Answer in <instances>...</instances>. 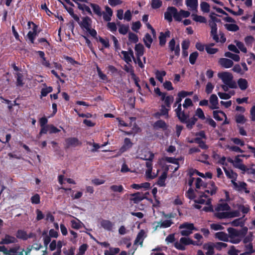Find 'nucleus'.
<instances>
[{
	"mask_svg": "<svg viewBox=\"0 0 255 255\" xmlns=\"http://www.w3.org/2000/svg\"><path fill=\"white\" fill-rule=\"evenodd\" d=\"M168 47L170 51L174 52L175 56L179 57L180 55V46L179 44L176 45L175 40L172 38L168 43Z\"/></svg>",
	"mask_w": 255,
	"mask_h": 255,
	"instance_id": "nucleus-8",
	"label": "nucleus"
},
{
	"mask_svg": "<svg viewBox=\"0 0 255 255\" xmlns=\"http://www.w3.org/2000/svg\"><path fill=\"white\" fill-rule=\"evenodd\" d=\"M82 20L80 21V20L77 22L80 27L82 29H84L86 30H89L90 28H91L92 25V19L91 18L88 16H86L82 18Z\"/></svg>",
	"mask_w": 255,
	"mask_h": 255,
	"instance_id": "nucleus-6",
	"label": "nucleus"
},
{
	"mask_svg": "<svg viewBox=\"0 0 255 255\" xmlns=\"http://www.w3.org/2000/svg\"><path fill=\"white\" fill-rule=\"evenodd\" d=\"M18 242L17 239L14 237L10 236L9 235H5L4 238L2 239L1 243L3 244H10L16 243Z\"/></svg>",
	"mask_w": 255,
	"mask_h": 255,
	"instance_id": "nucleus-19",
	"label": "nucleus"
},
{
	"mask_svg": "<svg viewBox=\"0 0 255 255\" xmlns=\"http://www.w3.org/2000/svg\"><path fill=\"white\" fill-rule=\"evenodd\" d=\"M200 7L201 10L204 12L207 13L210 11V5L207 2H201L200 4Z\"/></svg>",
	"mask_w": 255,
	"mask_h": 255,
	"instance_id": "nucleus-51",
	"label": "nucleus"
},
{
	"mask_svg": "<svg viewBox=\"0 0 255 255\" xmlns=\"http://www.w3.org/2000/svg\"><path fill=\"white\" fill-rule=\"evenodd\" d=\"M136 57H141L144 54V46L141 43L136 44L134 48Z\"/></svg>",
	"mask_w": 255,
	"mask_h": 255,
	"instance_id": "nucleus-25",
	"label": "nucleus"
},
{
	"mask_svg": "<svg viewBox=\"0 0 255 255\" xmlns=\"http://www.w3.org/2000/svg\"><path fill=\"white\" fill-rule=\"evenodd\" d=\"M218 77L222 80L224 84L227 85L230 88H237V83L233 80V76L231 73L227 72L220 73L218 74Z\"/></svg>",
	"mask_w": 255,
	"mask_h": 255,
	"instance_id": "nucleus-2",
	"label": "nucleus"
},
{
	"mask_svg": "<svg viewBox=\"0 0 255 255\" xmlns=\"http://www.w3.org/2000/svg\"><path fill=\"white\" fill-rule=\"evenodd\" d=\"M231 209L228 203L220 204L216 208L217 211H229Z\"/></svg>",
	"mask_w": 255,
	"mask_h": 255,
	"instance_id": "nucleus-49",
	"label": "nucleus"
},
{
	"mask_svg": "<svg viewBox=\"0 0 255 255\" xmlns=\"http://www.w3.org/2000/svg\"><path fill=\"white\" fill-rule=\"evenodd\" d=\"M225 27L228 31L236 32L239 30V27L238 25L235 23H226L224 25Z\"/></svg>",
	"mask_w": 255,
	"mask_h": 255,
	"instance_id": "nucleus-34",
	"label": "nucleus"
},
{
	"mask_svg": "<svg viewBox=\"0 0 255 255\" xmlns=\"http://www.w3.org/2000/svg\"><path fill=\"white\" fill-rule=\"evenodd\" d=\"M53 91V88L51 86L42 88L41 91V97H45L49 93L52 92Z\"/></svg>",
	"mask_w": 255,
	"mask_h": 255,
	"instance_id": "nucleus-52",
	"label": "nucleus"
},
{
	"mask_svg": "<svg viewBox=\"0 0 255 255\" xmlns=\"http://www.w3.org/2000/svg\"><path fill=\"white\" fill-rule=\"evenodd\" d=\"M128 40L134 43H136L138 41V37L136 34L131 32L128 33Z\"/></svg>",
	"mask_w": 255,
	"mask_h": 255,
	"instance_id": "nucleus-45",
	"label": "nucleus"
},
{
	"mask_svg": "<svg viewBox=\"0 0 255 255\" xmlns=\"http://www.w3.org/2000/svg\"><path fill=\"white\" fill-rule=\"evenodd\" d=\"M179 229H185V230H182L180 232L181 235L183 236H188L192 233V231L197 230L193 223L188 222H185L180 225Z\"/></svg>",
	"mask_w": 255,
	"mask_h": 255,
	"instance_id": "nucleus-3",
	"label": "nucleus"
},
{
	"mask_svg": "<svg viewBox=\"0 0 255 255\" xmlns=\"http://www.w3.org/2000/svg\"><path fill=\"white\" fill-rule=\"evenodd\" d=\"M169 9L171 10L175 20L177 21H180L181 20L182 15L180 11L178 12L177 8L173 6H169Z\"/></svg>",
	"mask_w": 255,
	"mask_h": 255,
	"instance_id": "nucleus-20",
	"label": "nucleus"
},
{
	"mask_svg": "<svg viewBox=\"0 0 255 255\" xmlns=\"http://www.w3.org/2000/svg\"><path fill=\"white\" fill-rule=\"evenodd\" d=\"M166 74V72L165 71H159L157 70L155 71V75L156 78L160 82H163V77Z\"/></svg>",
	"mask_w": 255,
	"mask_h": 255,
	"instance_id": "nucleus-37",
	"label": "nucleus"
},
{
	"mask_svg": "<svg viewBox=\"0 0 255 255\" xmlns=\"http://www.w3.org/2000/svg\"><path fill=\"white\" fill-rule=\"evenodd\" d=\"M133 145V143L131 141L130 138L126 137L124 139V143L121 147L120 148L121 152L123 153L126 152L128 149L131 148Z\"/></svg>",
	"mask_w": 255,
	"mask_h": 255,
	"instance_id": "nucleus-14",
	"label": "nucleus"
},
{
	"mask_svg": "<svg viewBox=\"0 0 255 255\" xmlns=\"http://www.w3.org/2000/svg\"><path fill=\"white\" fill-rule=\"evenodd\" d=\"M225 173L228 178L233 179L232 180L235 181L236 180L238 174L236 172H234L232 170H228L225 167L223 168Z\"/></svg>",
	"mask_w": 255,
	"mask_h": 255,
	"instance_id": "nucleus-29",
	"label": "nucleus"
},
{
	"mask_svg": "<svg viewBox=\"0 0 255 255\" xmlns=\"http://www.w3.org/2000/svg\"><path fill=\"white\" fill-rule=\"evenodd\" d=\"M204 187L206 188L204 190L205 193H208L211 195H215L218 190V187L216 186L215 183L213 181H210L208 184H205Z\"/></svg>",
	"mask_w": 255,
	"mask_h": 255,
	"instance_id": "nucleus-7",
	"label": "nucleus"
},
{
	"mask_svg": "<svg viewBox=\"0 0 255 255\" xmlns=\"http://www.w3.org/2000/svg\"><path fill=\"white\" fill-rule=\"evenodd\" d=\"M31 24L32 25V31H29L27 34V36L31 43H34L35 38L40 31H38V25L32 21H29L28 26L30 27Z\"/></svg>",
	"mask_w": 255,
	"mask_h": 255,
	"instance_id": "nucleus-4",
	"label": "nucleus"
},
{
	"mask_svg": "<svg viewBox=\"0 0 255 255\" xmlns=\"http://www.w3.org/2000/svg\"><path fill=\"white\" fill-rule=\"evenodd\" d=\"M101 226L105 230L112 231L114 224L108 220H102L100 223Z\"/></svg>",
	"mask_w": 255,
	"mask_h": 255,
	"instance_id": "nucleus-18",
	"label": "nucleus"
},
{
	"mask_svg": "<svg viewBox=\"0 0 255 255\" xmlns=\"http://www.w3.org/2000/svg\"><path fill=\"white\" fill-rule=\"evenodd\" d=\"M90 5L92 8L94 13L99 16H102L103 12L101 10V7L98 4L90 3Z\"/></svg>",
	"mask_w": 255,
	"mask_h": 255,
	"instance_id": "nucleus-26",
	"label": "nucleus"
},
{
	"mask_svg": "<svg viewBox=\"0 0 255 255\" xmlns=\"http://www.w3.org/2000/svg\"><path fill=\"white\" fill-rule=\"evenodd\" d=\"M154 157V154L152 153H150L149 156L148 158H143V159L147 161L145 164L147 168V169H152V161Z\"/></svg>",
	"mask_w": 255,
	"mask_h": 255,
	"instance_id": "nucleus-39",
	"label": "nucleus"
},
{
	"mask_svg": "<svg viewBox=\"0 0 255 255\" xmlns=\"http://www.w3.org/2000/svg\"><path fill=\"white\" fill-rule=\"evenodd\" d=\"M78 8L82 11L83 14H85V12H87L90 15H92L93 13L90 8L85 4L78 3Z\"/></svg>",
	"mask_w": 255,
	"mask_h": 255,
	"instance_id": "nucleus-27",
	"label": "nucleus"
},
{
	"mask_svg": "<svg viewBox=\"0 0 255 255\" xmlns=\"http://www.w3.org/2000/svg\"><path fill=\"white\" fill-rule=\"evenodd\" d=\"M50 131V125H47L43 127H41V129L38 134V137L39 138L43 134H46L48 131Z\"/></svg>",
	"mask_w": 255,
	"mask_h": 255,
	"instance_id": "nucleus-53",
	"label": "nucleus"
},
{
	"mask_svg": "<svg viewBox=\"0 0 255 255\" xmlns=\"http://www.w3.org/2000/svg\"><path fill=\"white\" fill-rule=\"evenodd\" d=\"M250 119L252 121L255 122V104L251 108Z\"/></svg>",
	"mask_w": 255,
	"mask_h": 255,
	"instance_id": "nucleus-64",
	"label": "nucleus"
},
{
	"mask_svg": "<svg viewBox=\"0 0 255 255\" xmlns=\"http://www.w3.org/2000/svg\"><path fill=\"white\" fill-rule=\"evenodd\" d=\"M220 114L226 118H227V116L224 112L222 111H214L213 112V117L216 120L218 121H222L223 120V118L219 116Z\"/></svg>",
	"mask_w": 255,
	"mask_h": 255,
	"instance_id": "nucleus-36",
	"label": "nucleus"
},
{
	"mask_svg": "<svg viewBox=\"0 0 255 255\" xmlns=\"http://www.w3.org/2000/svg\"><path fill=\"white\" fill-rule=\"evenodd\" d=\"M170 35V32L169 30H167L165 32H161L159 36V45L161 46H163L165 45L166 42V38L169 37Z\"/></svg>",
	"mask_w": 255,
	"mask_h": 255,
	"instance_id": "nucleus-12",
	"label": "nucleus"
},
{
	"mask_svg": "<svg viewBox=\"0 0 255 255\" xmlns=\"http://www.w3.org/2000/svg\"><path fill=\"white\" fill-rule=\"evenodd\" d=\"M219 63L222 67L225 68H231L234 64L232 60L225 58H221L219 60Z\"/></svg>",
	"mask_w": 255,
	"mask_h": 255,
	"instance_id": "nucleus-15",
	"label": "nucleus"
},
{
	"mask_svg": "<svg viewBox=\"0 0 255 255\" xmlns=\"http://www.w3.org/2000/svg\"><path fill=\"white\" fill-rule=\"evenodd\" d=\"M153 128L154 130L161 129L163 131L168 129V126L165 122L162 120H158L152 125Z\"/></svg>",
	"mask_w": 255,
	"mask_h": 255,
	"instance_id": "nucleus-9",
	"label": "nucleus"
},
{
	"mask_svg": "<svg viewBox=\"0 0 255 255\" xmlns=\"http://www.w3.org/2000/svg\"><path fill=\"white\" fill-rule=\"evenodd\" d=\"M176 117L178 118L179 120L182 123H185L186 122V121L189 118V115L187 114H186L184 112V111H182V113L179 114V115L176 116Z\"/></svg>",
	"mask_w": 255,
	"mask_h": 255,
	"instance_id": "nucleus-44",
	"label": "nucleus"
},
{
	"mask_svg": "<svg viewBox=\"0 0 255 255\" xmlns=\"http://www.w3.org/2000/svg\"><path fill=\"white\" fill-rule=\"evenodd\" d=\"M162 5V2L160 0H151V6L153 9H157Z\"/></svg>",
	"mask_w": 255,
	"mask_h": 255,
	"instance_id": "nucleus-48",
	"label": "nucleus"
},
{
	"mask_svg": "<svg viewBox=\"0 0 255 255\" xmlns=\"http://www.w3.org/2000/svg\"><path fill=\"white\" fill-rule=\"evenodd\" d=\"M143 40L145 46L149 48L151 46V44L153 41V39L151 35L148 33H146L144 35Z\"/></svg>",
	"mask_w": 255,
	"mask_h": 255,
	"instance_id": "nucleus-31",
	"label": "nucleus"
},
{
	"mask_svg": "<svg viewBox=\"0 0 255 255\" xmlns=\"http://www.w3.org/2000/svg\"><path fill=\"white\" fill-rule=\"evenodd\" d=\"M82 142L80 141L77 137H71L65 139V144L64 148L65 149L70 147H76L81 146Z\"/></svg>",
	"mask_w": 255,
	"mask_h": 255,
	"instance_id": "nucleus-5",
	"label": "nucleus"
},
{
	"mask_svg": "<svg viewBox=\"0 0 255 255\" xmlns=\"http://www.w3.org/2000/svg\"><path fill=\"white\" fill-rule=\"evenodd\" d=\"M185 196L190 200H193L196 197L194 190L191 187L189 188L185 193Z\"/></svg>",
	"mask_w": 255,
	"mask_h": 255,
	"instance_id": "nucleus-50",
	"label": "nucleus"
},
{
	"mask_svg": "<svg viewBox=\"0 0 255 255\" xmlns=\"http://www.w3.org/2000/svg\"><path fill=\"white\" fill-rule=\"evenodd\" d=\"M96 69L98 76L100 77V78L103 80H107L108 78L107 75L102 72L100 68L98 65H97Z\"/></svg>",
	"mask_w": 255,
	"mask_h": 255,
	"instance_id": "nucleus-61",
	"label": "nucleus"
},
{
	"mask_svg": "<svg viewBox=\"0 0 255 255\" xmlns=\"http://www.w3.org/2000/svg\"><path fill=\"white\" fill-rule=\"evenodd\" d=\"M236 122L238 124H244L246 122V119L243 115H237L235 116Z\"/></svg>",
	"mask_w": 255,
	"mask_h": 255,
	"instance_id": "nucleus-54",
	"label": "nucleus"
},
{
	"mask_svg": "<svg viewBox=\"0 0 255 255\" xmlns=\"http://www.w3.org/2000/svg\"><path fill=\"white\" fill-rule=\"evenodd\" d=\"M24 83L23 82V75L20 73L16 74V85L17 86H23Z\"/></svg>",
	"mask_w": 255,
	"mask_h": 255,
	"instance_id": "nucleus-58",
	"label": "nucleus"
},
{
	"mask_svg": "<svg viewBox=\"0 0 255 255\" xmlns=\"http://www.w3.org/2000/svg\"><path fill=\"white\" fill-rule=\"evenodd\" d=\"M71 227L72 228L78 230L81 228V225L82 223L78 220V222L76 221L75 220H72L71 221Z\"/></svg>",
	"mask_w": 255,
	"mask_h": 255,
	"instance_id": "nucleus-63",
	"label": "nucleus"
},
{
	"mask_svg": "<svg viewBox=\"0 0 255 255\" xmlns=\"http://www.w3.org/2000/svg\"><path fill=\"white\" fill-rule=\"evenodd\" d=\"M30 200L33 204H38L40 202V195L36 193L31 197Z\"/></svg>",
	"mask_w": 255,
	"mask_h": 255,
	"instance_id": "nucleus-57",
	"label": "nucleus"
},
{
	"mask_svg": "<svg viewBox=\"0 0 255 255\" xmlns=\"http://www.w3.org/2000/svg\"><path fill=\"white\" fill-rule=\"evenodd\" d=\"M186 4L192 10H196L198 6V0H186Z\"/></svg>",
	"mask_w": 255,
	"mask_h": 255,
	"instance_id": "nucleus-35",
	"label": "nucleus"
},
{
	"mask_svg": "<svg viewBox=\"0 0 255 255\" xmlns=\"http://www.w3.org/2000/svg\"><path fill=\"white\" fill-rule=\"evenodd\" d=\"M230 224L233 226L238 227L243 226L244 223L242 221V218H238L230 222Z\"/></svg>",
	"mask_w": 255,
	"mask_h": 255,
	"instance_id": "nucleus-62",
	"label": "nucleus"
},
{
	"mask_svg": "<svg viewBox=\"0 0 255 255\" xmlns=\"http://www.w3.org/2000/svg\"><path fill=\"white\" fill-rule=\"evenodd\" d=\"M59 2L63 4L64 7L66 9L69 14L73 18V19L77 22L79 20V17L74 12V9L71 7H68L66 5L64 4L61 0H58Z\"/></svg>",
	"mask_w": 255,
	"mask_h": 255,
	"instance_id": "nucleus-21",
	"label": "nucleus"
},
{
	"mask_svg": "<svg viewBox=\"0 0 255 255\" xmlns=\"http://www.w3.org/2000/svg\"><path fill=\"white\" fill-rule=\"evenodd\" d=\"M229 234L228 237L230 238L229 242L233 244H239L241 239L240 237L245 236L247 232L248 228L245 227L243 230H238L233 228H228L227 229Z\"/></svg>",
	"mask_w": 255,
	"mask_h": 255,
	"instance_id": "nucleus-1",
	"label": "nucleus"
},
{
	"mask_svg": "<svg viewBox=\"0 0 255 255\" xmlns=\"http://www.w3.org/2000/svg\"><path fill=\"white\" fill-rule=\"evenodd\" d=\"M215 236L216 238L220 241L226 242L229 241L228 235L224 232H217Z\"/></svg>",
	"mask_w": 255,
	"mask_h": 255,
	"instance_id": "nucleus-22",
	"label": "nucleus"
},
{
	"mask_svg": "<svg viewBox=\"0 0 255 255\" xmlns=\"http://www.w3.org/2000/svg\"><path fill=\"white\" fill-rule=\"evenodd\" d=\"M194 141L195 143L199 144V147L202 149H207L209 148L208 145L206 144L205 141H203L200 137H195Z\"/></svg>",
	"mask_w": 255,
	"mask_h": 255,
	"instance_id": "nucleus-32",
	"label": "nucleus"
},
{
	"mask_svg": "<svg viewBox=\"0 0 255 255\" xmlns=\"http://www.w3.org/2000/svg\"><path fill=\"white\" fill-rule=\"evenodd\" d=\"M237 83L239 87L242 91L246 90L249 86L247 80L244 78H240L238 79Z\"/></svg>",
	"mask_w": 255,
	"mask_h": 255,
	"instance_id": "nucleus-23",
	"label": "nucleus"
},
{
	"mask_svg": "<svg viewBox=\"0 0 255 255\" xmlns=\"http://www.w3.org/2000/svg\"><path fill=\"white\" fill-rule=\"evenodd\" d=\"M27 232L24 230L19 229L18 230L16 233V237L17 239L26 241L27 240L26 237Z\"/></svg>",
	"mask_w": 255,
	"mask_h": 255,
	"instance_id": "nucleus-28",
	"label": "nucleus"
},
{
	"mask_svg": "<svg viewBox=\"0 0 255 255\" xmlns=\"http://www.w3.org/2000/svg\"><path fill=\"white\" fill-rule=\"evenodd\" d=\"M117 25L120 26L119 31L120 34L125 35L128 33L129 30V26L128 25H126L123 24H121L120 22H118L117 23Z\"/></svg>",
	"mask_w": 255,
	"mask_h": 255,
	"instance_id": "nucleus-30",
	"label": "nucleus"
},
{
	"mask_svg": "<svg viewBox=\"0 0 255 255\" xmlns=\"http://www.w3.org/2000/svg\"><path fill=\"white\" fill-rule=\"evenodd\" d=\"M210 103L211 106L210 108L212 110H214L219 108L218 105V99L216 95L212 94L210 98Z\"/></svg>",
	"mask_w": 255,
	"mask_h": 255,
	"instance_id": "nucleus-17",
	"label": "nucleus"
},
{
	"mask_svg": "<svg viewBox=\"0 0 255 255\" xmlns=\"http://www.w3.org/2000/svg\"><path fill=\"white\" fill-rule=\"evenodd\" d=\"M199 54L197 51H195L190 54L189 56V62L192 65H194L198 57Z\"/></svg>",
	"mask_w": 255,
	"mask_h": 255,
	"instance_id": "nucleus-46",
	"label": "nucleus"
},
{
	"mask_svg": "<svg viewBox=\"0 0 255 255\" xmlns=\"http://www.w3.org/2000/svg\"><path fill=\"white\" fill-rule=\"evenodd\" d=\"M211 30L210 32V35L212 37L214 40H215L216 42H218L219 41V38L218 35L217 34V25L215 26H213L211 27Z\"/></svg>",
	"mask_w": 255,
	"mask_h": 255,
	"instance_id": "nucleus-33",
	"label": "nucleus"
},
{
	"mask_svg": "<svg viewBox=\"0 0 255 255\" xmlns=\"http://www.w3.org/2000/svg\"><path fill=\"white\" fill-rule=\"evenodd\" d=\"M203 249L205 250H207L206 253V255H213L214 252V245L212 243H208L204 244L203 246Z\"/></svg>",
	"mask_w": 255,
	"mask_h": 255,
	"instance_id": "nucleus-16",
	"label": "nucleus"
},
{
	"mask_svg": "<svg viewBox=\"0 0 255 255\" xmlns=\"http://www.w3.org/2000/svg\"><path fill=\"white\" fill-rule=\"evenodd\" d=\"M110 189L113 192L122 193L124 190V188L122 185H113L110 186Z\"/></svg>",
	"mask_w": 255,
	"mask_h": 255,
	"instance_id": "nucleus-43",
	"label": "nucleus"
},
{
	"mask_svg": "<svg viewBox=\"0 0 255 255\" xmlns=\"http://www.w3.org/2000/svg\"><path fill=\"white\" fill-rule=\"evenodd\" d=\"M192 17L193 20L196 22H199L200 23H206V19L204 16H203L201 15H198L196 14L193 13L192 14Z\"/></svg>",
	"mask_w": 255,
	"mask_h": 255,
	"instance_id": "nucleus-40",
	"label": "nucleus"
},
{
	"mask_svg": "<svg viewBox=\"0 0 255 255\" xmlns=\"http://www.w3.org/2000/svg\"><path fill=\"white\" fill-rule=\"evenodd\" d=\"M169 170L168 167H166L164 171L159 177L156 184L160 187H164L165 186V180L167 176V172Z\"/></svg>",
	"mask_w": 255,
	"mask_h": 255,
	"instance_id": "nucleus-10",
	"label": "nucleus"
},
{
	"mask_svg": "<svg viewBox=\"0 0 255 255\" xmlns=\"http://www.w3.org/2000/svg\"><path fill=\"white\" fill-rule=\"evenodd\" d=\"M172 13L171 10L169 9V7L167 9V11L164 13V18L167 20L169 22L172 21Z\"/></svg>",
	"mask_w": 255,
	"mask_h": 255,
	"instance_id": "nucleus-55",
	"label": "nucleus"
},
{
	"mask_svg": "<svg viewBox=\"0 0 255 255\" xmlns=\"http://www.w3.org/2000/svg\"><path fill=\"white\" fill-rule=\"evenodd\" d=\"M225 56L227 57L232 59L236 62H238L240 61V57L239 55L233 54L230 52H226L225 53Z\"/></svg>",
	"mask_w": 255,
	"mask_h": 255,
	"instance_id": "nucleus-42",
	"label": "nucleus"
},
{
	"mask_svg": "<svg viewBox=\"0 0 255 255\" xmlns=\"http://www.w3.org/2000/svg\"><path fill=\"white\" fill-rule=\"evenodd\" d=\"M180 242L184 246L191 245L193 244V240L189 238L182 237L180 239Z\"/></svg>",
	"mask_w": 255,
	"mask_h": 255,
	"instance_id": "nucleus-59",
	"label": "nucleus"
},
{
	"mask_svg": "<svg viewBox=\"0 0 255 255\" xmlns=\"http://www.w3.org/2000/svg\"><path fill=\"white\" fill-rule=\"evenodd\" d=\"M0 99L2 100V103H5L7 104H9V106H7V108L9 111H11L12 110L13 106L19 105V104L16 103V100H14L13 101V103L12 104L11 101L7 99H5L2 96H0Z\"/></svg>",
	"mask_w": 255,
	"mask_h": 255,
	"instance_id": "nucleus-24",
	"label": "nucleus"
},
{
	"mask_svg": "<svg viewBox=\"0 0 255 255\" xmlns=\"http://www.w3.org/2000/svg\"><path fill=\"white\" fill-rule=\"evenodd\" d=\"M144 234V232L143 230H141L137 234L136 238L134 241V244H136L137 243H139L140 245H142L143 239V237Z\"/></svg>",
	"mask_w": 255,
	"mask_h": 255,
	"instance_id": "nucleus-41",
	"label": "nucleus"
},
{
	"mask_svg": "<svg viewBox=\"0 0 255 255\" xmlns=\"http://www.w3.org/2000/svg\"><path fill=\"white\" fill-rule=\"evenodd\" d=\"M197 121V119L195 117H193L190 119H189L186 121L184 124H186V127L188 129H192L193 126L195 124Z\"/></svg>",
	"mask_w": 255,
	"mask_h": 255,
	"instance_id": "nucleus-38",
	"label": "nucleus"
},
{
	"mask_svg": "<svg viewBox=\"0 0 255 255\" xmlns=\"http://www.w3.org/2000/svg\"><path fill=\"white\" fill-rule=\"evenodd\" d=\"M107 28L113 33H115L117 30L116 24L114 22H109L107 25Z\"/></svg>",
	"mask_w": 255,
	"mask_h": 255,
	"instance_id": "nucleus-56",
	"label": "nucleus"
},
{
	"mask_svg": "<svg viewBox=\"0 0 255 255\" xmlns=\"http://www.w3.org/2000/svg\"><path fill=\"white\" fill-rule=\"evenodd\" d=\"M174 98L172 96H166V99L164 100L166 106L170 108L171 104L173 102Z\"/></svg>",
	"mask_w": 255,
	"mask_h": 255,
	"instance_id": "nucleus-60",
	"label": "nucleus"
},
{
	"mask_svg": "<svg viewBox=\"0 0 255 255\" xmlns=\"http://www.w3.org/2000/svg\"><path fill=\"white\" fill-rule=\"evenodd\" d=\"M232 182L236 190L239 191L244 190L246 193H249L250 192L249 190H248L247 188V184L245 182H239V184L233 180H232Z\"/></svg>",
	"mask_w": 255,
	"mask_h": 255,
	"instance_id": "nucleus-11",
	"label": "nucleus"
},
{
	"mask_svg": "<svg viewBox=\"0 0 255 255\" xmlns=\"http://www.w3.org/2000/svg\"><path fill=\"white\" fill-rule=\"evenodd\" d=\"M209 158L208 155L202 153L199 156V158L198 159V161L204 163L206 164L209 165L210 163L207 161V159Z\"/></svg>",
	"mask_w": 255,
	"mask_h": 255,
	"instance_id": "nucleus-47",
	"label": "nucleus"
},
{
	"mask_svg": "<svg viewBox=\"0 0 255 255\" xmlns=\"http://www.w3.org/2000/svg\"><path fill=\"white\" fill-rule=\"evenodd\" d=\"M130 196L132 197V198H130V200L133 201V203L134 204H137L141 201L146 198L145 196L142 194V193L138 192L131 194Z\"/></svg>",
	"mask_w": 255,
	"mask_h": 255,
	"instance_id": "nucleus-13",
	"label": "nucleus"
}]
</instances>
